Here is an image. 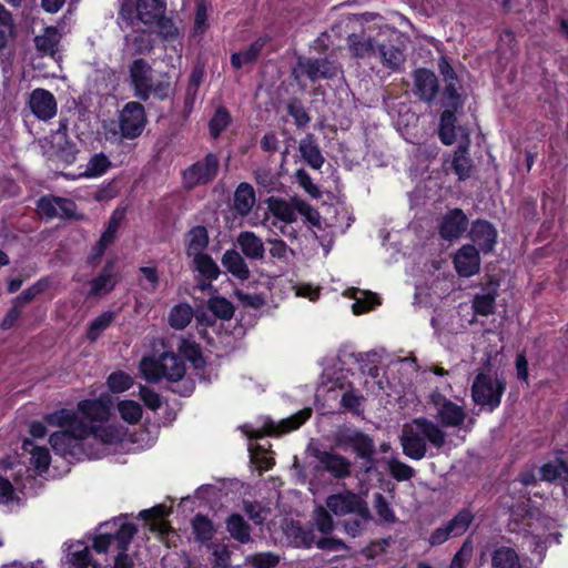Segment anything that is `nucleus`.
Segmentation results:
<instances>
[{"label":"nucleus","mask_w":568,"mask_h":568,"mask_svg":"<svg viewBox=\"0 0 568 568\" xmlns=\"http://www.w3.org/2000/svg\"><path fill=\"white\" fill-rule=\"evenodd\" d=\"M469 221L459 207L449 209L438 225L439 236L448 242L458 240L468 229Z\"/></svg>","instance_id":"dca6fc26"},{"label":"nucleus","mask_w":568,"mask_h":568,"mask_svg":"<svg viewBox=\"0 0 568 568\" xmlns=\"http://www.w3.org/2000/svg\"><path fill=\"white\" fill-rule=\"evenodd\" d=\"M179 352L182 359H186L195 367H199L204 362L201 347L197 343L190 339H182L179 346Z\"/></svg>","instance_id":"bf43d9fd"},{"label":"nucleus","mask_w":568,"mask_h":568,"mask_svg":"<svg viewBox=\"0 0 568 568\" xmlns=\"http://www.w3.org/2000/svg\"><path fill=\"white\" fill-rule=\"evenodd\" d=\"M133 378L123 371H116L108 376L106 385L111 393H124L133 386Z\"/></svg>","instance_id":"4d7b16f0"},{"label":"nucleus","mask_w":568,"mask_h":568,"mask_svg":"<svg viewBox=\"0 0 568 568\" xmlns=\"http://www.w3.org/2000/svg\"><path fill=\"white\" fill-rule=\"evenodd\" d=\"M468 236L479 252L490 254L497 244L498 232L491 222L476 219L470 224Z\"/></svg>","instance_id":"2eb2a0df"},{"label":"nucleus","mask_w":568,"mask_h":568,"mask_svg":"<svg viewBox=\"0 0 568 568\" xmlns=\"http://www.w3.org/2000/svg\"><path fill=\"white\" fill-rule=\"evenodd\" d=\"M413 79L415 95L426 103L433 102L439 91V81L435 72L426 68H418L413 72Z\"/></svg>","instance_id":"6ab92c4d"},{"label":"nucleus","mask_w":568,"mask_h":568,"mask_svg":"<svg viewBox=\"0 0 568 568\" xmlns=\"http://www.w3.org/2000/svg\"><path fill=\"white\" fill-rule=\"evenodd\" d=\"M280 556L272 552H256L247 558V561L254 568H274L280 564Z\"/></svg>","instance_id":"338daca9"},{"label":"nucleus","mask_w":568,"mask_h":568,"mask_svg":"<svg viewBox=\"0 0 568 568\" xmlns=\"http://www.w3.org/2000/svg\"><path fill=\"white\" fill-rule=\"evenodd\" d=\"M427 442L440 449L446 444V433L426 417H416L412 425H404L399 443L406 457L413 460L425 458L428 452Z\"/></svg>","instance_id":"f257e3e1"},{"label":"nucleus","mask_w":568,"mask_h":568,"mask_svg":"<svg viewBox=\"0 0 568 568\" xmlns=\"http://www.w3.org/2000/svg\"><path fill=\"white\" fill-rule=\"evenodd\" d=\"M153 24L158 27L159 36L165 41L174 40L179 36V29L173 19L165 17V13H162L160 18H156Z\"/></svg>","instance_id":"69168bd1"},{"label":"nucleus","mask_w":568,"mask_h":568,"mask_svg":"<svg viewBox=\"0 0 568 568\" xmlns=\"http://www.w3.org/2000/svg\"><path fill=\"white\" fill-rule=\"evenodd\" d=\"M268 36H262L254 40L247 49L232 53L231 65L235 70H240L244 64L255 62L258 59L264 47L268 43Z\"/></svg>","instance_id":"c756f323"},{"label":"nucleus","mask_w":568,"mask_h":568,"mask_svg":"<svg viewBox=\"0 0 568 568\" xmlns=\"http://www.w3.org/2000/svg\"><path fill=\"white\" fill-rule=\"evenodd\" d=\"M374 508L384 523L395 524L397 521L394 509L382 493L374 494Z\"/></svg>","instance_id":"680f3d73"},{"label":"nucleus","mask_w":568,"mask_h":568,"mask_svg":"<svg viewBox=\"0 0 568 568\" xmlns=\"http://www.w3.org/2000/svg\"><path fill=\"white\" fill-rule=\"evenodd\" d=\"M115 318L114 312L105 311L95 318H93L87 328V338L90 342H95L102 333L112 324Z\"/></svg>","instance_id":"de8ad7c7"},{"label":"nucleus","mask_w":568,"mask_h":568,"mask_svg":"<svg viewBox=\"0 0 568 568\" xmlns=\"http://www.w3.org/2000/svg\"><path fill=\"white\" fill-rule=\"evenodd\" d=\"M226 530L231 537L241 544L251 541V527L240 514H232L227 517Z\"/></svg>","instance_id":"79ce46f5"},{"label":"nucleus","mask_w":568,"mask_h":568,"mask_svg":"<svg viewBox=\"0 0 568 568\" xmlns=\"http://www.w3.org/2000/svg\"><path fill=\"white\" fill-rule=\"evenodd\" d=\"M138 529L136 526L132 523H123L116 529L114 534H112L113 541L116 542V548L119 552H128L130 544L135 536Z\"/></svg>","instance_id":"5fc2aeb1"},{"label":"nucleus","mask_w":568,"mask_h":568,"mask_svg":"<svg viewBox=\"0 0 568 568\" xmlns=\"http://www.w3.org/2000/svg\"><path fill=\"white\" fill-rule=\"evenodd\" d=\"M363 400L364 397L362 395L356 394L354 390H347L342 395L341 406L354 415H361L363 413Z\"/></svg>","instance_id":"774afa93"},{"label":"nucleus","mask_w":568,"mask_h":568,"mask_svg":"<svg viewBox=\"0 0 568 568\" xmlns=\"http://www.w3.org/2000/svg\"><path fill=\"white\" fill-rule=\"evenodd\" d=\"M193 263L199 274L210 282L216 281L221 275L219 265L207 253L196 254L193 257Z\"/></svg>","instance_id":"c03bdc74"},{"label":"nucleus","mask_w":568,"mask_h":568,"mask_svg":"<svg viewBox=\"0 0 568 568\" xmlns=\"http://www.w3.org/2000/svg\"><path fill=\"white\" fill-rule=\"evenodd\" d=\"M112 163L109 158L103 153H95L89 160L85 171L81 174L84 178H99L108 172Z\"/></svg>","instance_id":"3c124183"},{"label":"nucleus","mask_w":568,"mask_h":568,"mask_svg":"<svg viewBox=\"0 0 568 568\" xmlns=\"http://www.w3.org/2000/svg\"><path fill=\"white\" fill-rule=\"evenodd\" d=\"M118 410L121 418L129 424H136L142 418V406L135 400L125 399L120 402Z\"/></svg>","instance_id":"13d9d810"},{"label":"nucleus","mask_w":568,"mask_h":568,"mask_svg":"<svg viewBox=\"0 0 568 568\" xmlns=\"http://www.w3.org/2000/svg\"><path fill=\"white\" fill-rule=\"evenodd\" d=\"M497 288L493 287L484 294H476L471 301V308L475 315L489 316L495 313Z\"/></svg>","instance_id":"37998d69"},{"label":"nucleus","mask_w":568,"mask_h":568,"mask_svg":"<svg viewBox=\"0 0 568 568\" xmlns=\"http://www.w3.org/2000/svg\"><path fill=\"white\" fill-rule=\"evenodd\" d=\"M221 161L217 153L209 152L203 159L189 165L182 172V184L187 191L211 184L219 175Z\"/></svg>","instance_id":"7ed1b4c3"},{"label":"nucleus","mask_w":568,"mask_h":568,"mask_svg":"<svg viewBox=\"0 0 568 568\" xmlns=\"http://www.w3.org/2000/svg\"><path fill=\"white\" fill-rule=\"evenodd\" d=\"M450 169L457 175L458 181H466L475 172V163L469 154V141L462 142L454 151Z\"/></svg>","instance_id":"393cba45"},{"label":"nucleus","mask_w":568,"mask_h":568,"mask_svg":"<svg viewBox=\"0 0 568 568\" xmlns=\"http://www.w3.org/2000/svg\"><path fill=\"white\" fill-rule=\"evenodd\" d=\"M44 420L49 426L60 427L62 429H70L78 424H87L79 418L75 412L68 408H60L45 415Z\"/></svg>","instance_id":"c9c22d12"},{"label":"nucleus","mask_w":568,"mask_h":568,"mask_svg":"<svg viewBox=\"0 0 568 568\" xmlns=\"http://www.w3.org/2000/svg\"><path fill=\"white\" fill-rule=\"evenodd\" d=\"M493 568H518V556L513 548L501 547L494 551Z\"/></svg>","instance_id":"864d4df0"},{"label":"nucleus","mask_w":568,"mask_h":568,"mask_svg":"<svg viewBox=\"0 0 568 568\" xmlns=\"http://www.w3.org/2000/svg\"><path fill=\"white\" fill-rule=\"evenodd\" d=\"M205 78L204 67L201 64L194 65L192 69L189 81L185 88L183 98V115L187 118L194 110L195 102L199 98L200 87Z\"/></svg>","instance_id":"a878e982"},{"label":"nucleus","mask_w":568,"mask_h":568,"mask_svg":"<svg viewBox=\"0 0 568 568\" xmlns=\"http://www.w3.org/2000/svg\"><path fill=\"white\" fill-rule=\"evenodd\" d=\"M165 11V0H121L119 14L128 20L135 17L142 23L151 26Z\"/></svg>","instance_id":"1a4fd4ad"},{"label":"nucleus","mask_w":568,"mask_h":568,"mask_svg":"<svg viewBox=\"0 0 568 568\" xmlns=\"http://www.w3.org/2000/svg\"><path fill=\"white\" fill-rule=\"evenodd\" d=\"M88 438L87 424H78L70 429L54 432L49 437V443L55 454L63 457H78L82 454V440Z\"/></svg>","instance_id":"423d86ee"},{"label":"nucleus","mask_w":568,"mask_h":568,"mask_svg":"<svg viewBox=\"0 0 568 568\" xmlns=\"http://www.w3.org/2000/svg\"><path fill=\"white\" fill-rule=\"evenodd\" d=\"M139 368L143 378L152 384L163 378L169 382H179L186 373L184 361L173 352H163L159 357L143 356Z\"/></svg>","instance_id":"f03ea898"},{"label":"nucleus","mask_w":568,"mask_h":568,"mask_svg":"<svg viewBox=\"0 0 568 568\" xmlns=\"http://www.w3.org/2000/svg\"><path fill=\"white\" fill-rule=\"evenodd\" d=\"M540 476L548 483H568V463L561 458L546 463L540 467Z\"/></svg>","instance_id":"a19ab883"},{"label":"nucleus","mask_w":568,"mask_h":568,"mask_svg":"<svg viewBox=\"0 0 568 568\" xmlns=\"http://www.w3.org/2000/svg\"><path fill=\"white\" fill-rule=\"evenodd\" d=\"M186 255L195 257L196 254H203L204 250L209 246L210 237L205 226H193L186 233Z\"/></svg>","instance_id":"72a5a7b5"},{"label":"nucleus","mask_w":568,"mask_h":568,"mask_svg":"<svg viewBox=\"0 0 568 568\" xmlns=\"http://www.w3.org/2000/svg\"><path fill=\"white\" fill-rule=\"evenodd\" d=\"M29 108L32 114L39 120H50L57 114V101L49 90L34 89L29 97Z\"/></svg>","instance_id":"412c9836"},{"label":"nucleus","mask_w":568,"mask_h":568,"mask_svg":"<svg viewBox=\"0 0 568 568\" xmlns=\"http://www.w3.org/2000/svg\"><path fill=\"white\" fill-rule=\"evenodd\" d=\"M479 250L473 244H465L456 252L453 263L459 276L470 277L479 272Z\"/></svg>","instance_id":"aec40b11"},{"label":"nucleus","mask_w":568,"mask_h":568,"mask_svg":"<svg viewBox=\"0 0 568 568\" xmlns=\"http://www.w3.org/2000/svg\"><path fill=\"white\" fill-rule=\"evenodd\" d=\"M233 121L231 112L224 105H219L207 123L210 136L217 140Z\"/></svg>","instance_id":"4c0bfd02"},{"label":"nucleus","mask_w":568,"mask_h":568,"mask_svg":"<svg viewBox=\"0 0 568 568\" xmlns=\"http://www.w3.org/2000/svg\"><path fill=\"white\" fill-rule=\"evenodd\" d=\"M457 111L458 110L445 108L440 114L438 138L444 145H452L456 142Z\"/></svg>","instance_id":"473e14b6"},{"label":"nucleus","mask_w":568,"mask_h":568,"mask_svg":"<svg viewBox=\"0 0 568 568\" xmlns=\"http://www.w3.org/2000/svg\"><path fill=\"white\" fill-rule=\"evenodd\" d=\"M193 318V308L187 303L174 305L169 313V324L174 329H184Z\"/></svg>","instance_id":"a18cd8bd"},{"label":"nucleus","mask_w":568,"mask_h":568,"mask_svg":"<svg viewBox=\"0 0 568 568\" xmlns=\"http://www.w3.org/2000/svg\"><path fill=\"white\" fill-rule=\"evenodd\" d=\"M207 308L216 318L223 321H230L235 313L233 303L221 295L211 296L207 301Z\"/></svg>","instance_id":"49530a36"},{"label":"nucleus","mask_w":568,"mask_h":568,"mask_svg":"<svg viewBox=\"0 0 568 568\" xmlns=\"http://www.w3.org/2000/svg\"><path fill=\"white\" fill-rule=\"evenodd\" d=\"M146 123L145 110L140 102H128L120 113V131L125 139L140 136Z\"/></svg>","instance_id":"ddd939ff"},{"label":"nucleus","mask_w":568,"mask_h":568,"mask_svg":"<svg viewBox=\"0 0 568 568\" xmlns=\"http://www.w3.org/2000/svg\"><path fill=\"white\" fill-rule=\"evenodd\" d=\"M242 254L250 260H263L265 247L262 240L251 231H243L236 240Z\"/></svg>","instance_id":"2f4dec72"},{"label":"nucleus","mask_w":568,"mask_h":568,"mask_svg":"<svg viewBox=\"0 0 568 568\" xmlns=\"http://www.w3.org/2000/svg\"><path fill=\"white\" fill-rule=\"evenodd\" d=\"M287 113L294 119L297 128H305L311 122V115L298 98H291L286 104Z\"/></svg>","instance_id":"6e6d98bb"},{"label":"nucleus","mask_w":568,"mask_h":568,"mask_svg":"<svg viewBox=\"0 0 568 568\" xmlns=\"http://www.w3.org/2000/svg\"><path fill=\"white\" fill-rule=\"evenodd\" d=\"M336 444L339 447H349L359 459L366 463L365 473L369 474L375 470L376 447L374 439L359 429H344L336 434Z\"/></svg>","instance_id":"20e7f679"},{"label":"nucleus","mask_w":568,"mask_h":568,"mask_svg":"<svg viewBox=\"0 0 568 568\" xmlns=\"http://www.w3.org/2000/svg\"><path fill=\"white\" fill-rule=\"evenodd\" d=\"M506 390L504 378H491L486 373H479L475 376L471 385V398L475 404L494 412L499 407L501 397Z\"/></svg>","instance_id":"39448f33"},{"label":"nucleus","mask_w":568,"mask_h":568,"mask_svg":"<svg viewBox=\"0 0 568 568\" xmlns=\"http://www.w3.org/2000/svg\"><path fill=\"white\" fill-rule=\"evenodd\" d=\"M51 283L52 282L49 276L39 278L14 298L16 303L22 306L31 303L38 295L44 293L51 286Z\"/></svg>","instance_id":"603ef678"},{"label":"nucleus","mask_w":568,"mask_h":568,"mask_svg":"<svg viewBox=\"0 0 568 568\" xmlns=\"http://www.w3.org/2000/svg\"><path fill=\"white\" fill-rule=\"evenodd\" d=\"M298 150L304 161L314 170H320L325 158L322 154L321 148L314 134L308 133L300 141Z\"/></svg>","instance_id":"7c9ffc66"},{"label":"nucleus","mask_w":568,"mask_h":568,"mask_svg":"<svg viewBox=\"0 0 568 568\" xmlns=\"http://www.w3.org/2000/svg\"><path fill=\"white\" fill-rule=\"evenodd\" d=\"M363 298H356L352 305V311L355 315H361L372 311L376 305L381 304V298L376 293L366 291L362 292Z\"/></svg>","instance_id":"e2e57ef3"},{"label":"nucleus","mask_w":568,"mask_h":568,"mask_svg":"<svg viewBox=\"0 0 568 568\" xmlns=\"http://www.w3.org/2000/svg\"><path fill=\"white\" fill-rule=\"evenodd\" d=\"M459 81L445 82L442 92V105L446 109L460 110L464 106V98L459 93Z\"/></svg>","instance_id":"8fccbe9b"},{"label":"nucleus","mask_w":568,"mask_h":568,"mask_svg":"<svg viewBox=\"0 0 568 568\" xmlns=\"http://www.w3.org/2000/svg\"><path fill=\"white\" fill-rule=\"evenodd\" d=\"M300 67L312 82L333 79L338 71L336 63L327 58H308L300 61Z\"/></svg>","instance_id":"b1692460"},{"label":"nucleus","mask_w":568,"mask_h":568,"mask_svg":"<svg viewBox=\"0 0 568 568\" xmlns=\"http://www.w3.org/2000/svg\"><path fill=\"white\" fill-rule=\"evenodd\" d=\"M36 205L37 213L45 220H52L57 216L71 219L74 216L77 209V204L73 200L53 194L40 196Z\"/></svg>","instance_id":"f8f14e48"},{"label":"nucleus","mask_w":568,"mask_h":568,"mask_svg":"<svg viewBox=\"0 0 568 568\" xmlns=\"http://www.w3.org/2000/svg\"><path fill=\"white\" fill-rule=\"evenodd\" d=\"M191 526L195 541L202 545L210 542L215 534L212 520L201 513L192 518Z\"/></svg>","instance_id":"58836bf2"},{"label":"nucleus","mask_w":568,"mask_h":568,"mask_svg":"<svg viewBox=\"0 0 568 568\" xmlns=\"http://www.w3.org/2000/svg\"><path fill=\"white\" fill-rule=\"evenodd\" d=\"M387 468L390 476L397 481H407L415 476V469L397 458H390L387 462Z\"/></svg>","instance_id":"052dcab7"},{"label":"nucleus","mask_w":568,"mask_h":568,"mask_svg":"<svg viewBox=\"0 0 568 568\" xmlns=\"http://www.w3.org/2000/svg\"><path fill=\"white\" fill-rule=\"evenodd\" d=\"M120 282V275L116 271L115 258H109L103 265L101 272L92 278L90 284L89 296H101L111 293Z\"/></svg>","instance_id":"a211bd4d"},{"label":"nucleus","mask_w":568,"mask_h":568,"mask_svg":"<svg viewBox=\"0 0 568 568\" xmlns=\"http://www.w3.org/2000/svg\"><path fill=\"white\" fill-rule=\"evenodd\" d=\"M312 416L311 408H303L292 416L276 423L271 418H266L261 428L252 429L246 435L250 439H261L265 436L278 437L284 434L298 429Z\"/></svg>","instance_id":"6e6552de"},{"label":"nucleus","mask_w":568,"mask_h":568,"mask_svg":"<svg viewBox=\"0 0 568 568\" xmlns=\"http://www.w3.org/2000/svg\"><path fill=\"white\" fill-rule=\"evenodd\" d=\"M376 33V28H365L363 24H361L357 30L349 33L346 39V44L351 57L366 59L374 55L378 43L375 39Z\"/></svg>","instance_id":"9b49d317"},{"label":"nucleus","mask_w":568,"mask_h":568,"mask_svg":"<svg viewBox=\"0 0 568 568\" xmlns=\"http://www.w3.org/2000/svg\"><path fill=\"white\" fill-rule=\"evenodd\" d=\"M268 207L272 214L282 222L293 223L297 219L295 214V203L290 204L283 199L271 197L268 201Z\"/></svg>","instance_id":"09e8293b"},{"label":"nucleus","mask_w":568,"mask_h":568,"mask_svg":"<svg viewBox=\"0 0 568 568\" xmlns=\"http://www.w3.org/2000/svg\"><path fill=\"white\" fill-rule=\"evenodd\" d=\"M124 219H125V209H116L113 211V213L108 222L106 229L101 234V236L103 237L104 241H109L110 243H113L115 241L116 233H118Z\"/></svg>","instance_id":"0e129e2a"},{"label":"nucleus","mask_w":568,"mask_h":568,"mask_svg":"<svg viewBox=\"0 0 568 568\" xmlns=\"http://www.w3.org/2000/svg\"><path fill=\"white\" fill-rule=\"evenodd\" d=\"M475 519V514L469 508L460 509L450 520L436 528L429 536L432 547L443 545L449 538L463 536Z\"/></svg>","instance_id":"9d476101"},{"label":"nucleus","mask_w":568,"mask_h":568,"mask_svg":"<svg viewBox=\"0 0 568 568\" xmlns=\"http://www.w3.org/2000/svg\"><path fill=\"white\" fill-rule=\"evenodd\" d=\"M326 506L338 517L355 514L364 521H371L373 519L366 500L351 490L329 495L326 498Z\"/></svg>","instance_id":"0eeeda50"},{"label":"nucleus","mask_w":568,"mask_h":568,"mask_svg":"<svg viewBox=\"0 0 568 568\" xmlns=\"http://www.w3.org/2000/svg\"><path fill=\"white\" fill-rule=\"evenodd\" d=\"M78 412L91 422H104L110 417L111 408L108 399H82L77 405Z\"/></svg>","instance_id":"bb28decb"},{"label":"nucleus","mask_w":568,"mask_h":568,"mask_svg":"<svg viewBox=\"0 0 568 568\" xmlns=\"http://www.w3.org/2000/svg\"><path fill=\"white\" fill-rule=\"evenodd\" d=\"M24 452L31 454L30 463L39 473H44L49 469L51 463V455L47 447L34 445L32 439L26 438L22 443Z\"/></svg>","instance_id":"f704fd0d"},{"label":"nucleus","mask_w":568,"mask_h":568,"mask_svg":"<svg viewBox=\"0 0 568 568\" xmlns=\"http://www.w3.org/2000/svg\"><path fill=\"white\" fill-rule=\"evenodd\" d=\"M88 437L92 435L102 444L113 445L122 442L123 432L114 425H90L87 423Z\"/></svg>","instance_id":"e433bc0d"},{"label":"nucleus","mask_w":568,"mask_h":568,"mask_svg":"<svg viewBox=\"0 0 568 568\" xmlns=\"http://www.w3.org/2000/svg\"><path fill=\"white\" fill-rule=\"evenodd\" d=\"M313 456L318 460L320 467L335 479H345L352 474V463L343 455L315 448Z\"/></svg>","instance_id":"f3484780"},{"label":"nucleus","mask_w":568,"mask_h":568,"mask_svg":"<svg viewBox=\"0 0 568 568\" xmlns=\"http://www.w3.org/2000/svg\"><path fill=\"white\" fill-rule=\"evenodd\" d=\"M377 48L385 68L399 71L406 61L403 43L398 36L387 41L378 42Z\"/></svg>","instance_id":"4be33fe9"},{"label":"nucleus","mask_w":568,"mask_h":568,"mask_svg":"<svg viewBox=\"0 0 568 568\" xmlns=\"http://www.w3.org/2000/svg\"><path fill=\"white\" fill-rule=\"evenodd\" d=\"M434 404L437 407V418L442 426L458 427L463 425L466 413L462 406L442 395L434 399Z\"/></svg>","instance_id":"5701e85b"},{"label":"nucleus","mask_w":568,"mask_h":568,"mask_svg":"<svg viewBox=\"0 0 568 568\" xmlns=\"http://www.w3.org/2000/svg\"><path fill=\"white\" fill-rule=\"evenodd\" d=\"M221 263L227 273L241 282H245L251 277V272L244 257L235 248L226 250L222 255Z\"/></svg>","instance_id":"cd10ccee"},{"label":"nucleus","mask_w":568,"mask_h":568,"mask_svg":"<svg viewBox=\"0 0 568 568\" xmlns=\"http://www.w3.org/2000/svg\"><path fill=\"white\" fill-rule=\"evenodd\" d=\"M256 202L254 187L247 182H241L234 192L233 211L239 216H247Z\"/></svg>","instance_id":"c85d7f7f"},{"label":"nucleus","mask_w":568,"mask_h":568,"mask_svg":"<svg viewBox=\"0 0 568 568\" xmlns=\"http://www.w3.org/2000/svg\"><path fill=\"white\" fill-rule=\"evenodd\" d=\"M67 131V124L61 123L58 130L61 141L57 144V155L64 163L72 164L75 162L79 150L77 144L68 136Z\"/></svg>","instance_id":"ea45409f"},{"label":"nucleus","mask_w":568,"mask_h":568,"mask_svg":"<svg viewBox=\"0 0 568 568\" xmlns=\"http://www.w3.org/2000/svg\"><path fill=\"white\" fill-rule=\"evenodd\" d=\"M129 74L134 97L141 101H148L153 90L150 63L142 58L134 59L129 67Z\"/></svg>","instance_id":"4468645a"}]
</instances>
